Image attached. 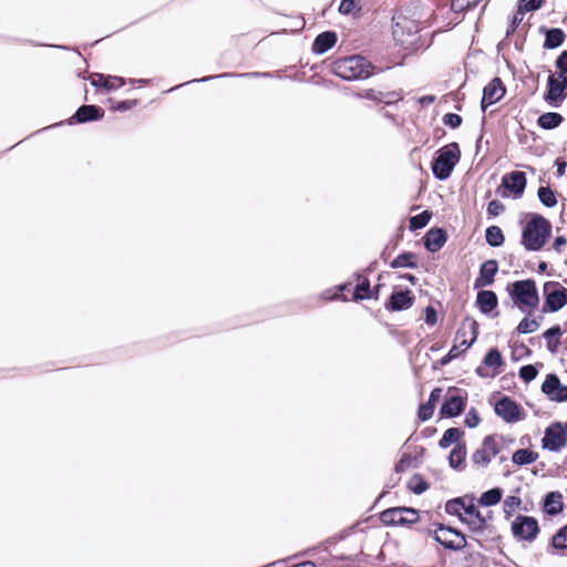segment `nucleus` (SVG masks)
I'll use <instances>...</instances> for the list:
<instances>
[{"label":"nucleus","mask_w":567,"mask_h":567,"mask_svg":"<svg viewBox=\"0 0 567 567\" xmlns=\"http://www.w3.org/2000/svg\"><path fill=\"white\" fill-rule=\"evenodd\" d=\"M519 244L526 251H540L553 236L551 221L539 213H522Z\"/></svg>","instance_id":"nucleus-1"},{"label":"nucleus","mask_w":567,"mask_h":567,"mask_svg":"<svg viewBox=\"0 0 567 567\" xmlns=\"http://www.w3.org/2000/svg\"><path fill=\"white\" fill-rule=\"evenodd\" d=\"M380 72L381 70L362 54L342 56L330 64V73L347 82L368 80Z\"/></svg>","instance_id":"nucleus-2"},{"label":"nucleus","mask_w":567,"mask_h":567,"mask_svg":"<svg viewBox=\"0 0 567 567\" xmlns=\"http://www.w3.org/2000/svg\"><path fill=\"white\" fill-rule=\"evenodd\" d=\"M505 290L514 302V306L523 313L528 315V312H534L537 309L540 298L534 278L508 282Z\"/></svg>","instance_id":"nucleus-3"},{"label":"nucleus","mask_w":567,"mask_h":567,"mask_svg":"<svg viewBox=\"0 0 567 567\" xmlns=\"http://www.w3.org/2000/svg\"><path fill=\"white\" fill-rule=\"evenodd\" d=\"M461 157L462 152L457 142H450L439 147L434 152L430 163L433 177L439 182L447 181L460 163Z\"/></svg>","instance_id":"nucleus-4"},{"label":"nucleus","mask_w":567,"mask_h":567,"mask_svg":"<svg viewBox=\"0 0 567 567\" xmlns=\"http://www.w3.org/2000/svg\"><path fill=\"white\" fill-rule=\"evenodd\" d=\"M478 333L480 323L473 317L466 316L457 328L453 346L446 354H465L477 340Z\"/></svg>","instance_id":"nucleus-5"},{"label":"nucleus","mask_w":567,"mask_h":567,"mask_svg":"<svg viewBox=\"0 0 567 567\" xmlns=\"http://www.w3.org/2000/svg\"><path fill=\"white\" fill-rule=\"evenodd\" d=\"M104 115H105V110L102 106H100L97 104L84 103V104L80 105L75 110L73 115H71L69 118L61 121L59 123H55L53 125L47 126L44 128L38 130V131L33 132L32 134H30L28 137L37 135L43 131H47V130H50L53 127L63 126V125H81V124H86V123L99 122L104 118Z\"/></svg>","instance_id":"nucleus-6"},{"label":"nucleus","mask_w":567,"mask_h":567,"mask_svg":"<svg viewBox=\"0 0 567 567\" xmlns=\"http://www.w3.org/2000/svg\"><path fill=\"white\" fill-rule=\"evenodd\" d=\"M527 186V175L523 171H512L502 176L495 193L502 198L520 199Z\"/></svg>","instance_id":"nucleus-7"},{"label":"nucleus","mask_w":567,"mask_h":567,"mask_svg":"<svg viewBox=\"0 0 567 567\" xmlns=\"http://www.w3.org/2000/svg\"><path fill=\"white\" fill-rule=\"evenodd\" d=\"M446 512L457 515L474 532L482 530L486 525V519L480 511L473 504L465 505L461 498L447 502Z\"/></svg>","instance_id":"nucleus-8"},{"label":"nucleus","mask_w":567,"mask_h":567,"mask_svg":"<svg viewBox=\"0 0 567 567\" xmlns=\"http://www.w3.org/2000/svg\"><path fill=\"white\" fill-rule=\"evenodd\" d=\"M409 27H403L400 22L395 21V16L392 17V35L394 41L400 44L404 50L415 52L423 48L420 44L419 27L414 21H406Z\"/></svg>","instance_id":"nucleus-9"},{"label":"nucleus","mask_w":567,"mask_h":567,"mask_svg":"<svg viewBox=\"0 0 567 567\" xmlns=\"http://www.w3.org/2000/svg\"><path fill=\"white\" fill-rule=\"evenodd\" d=\"M567 99V78L549 73L543 101L553 109H559Z\"/></svg>","instance_id":"nucleus-10"},{"label":"nucleus","mask_w":567,"mask_h":567,"mask_svg":"<svg viewBox=\"0 0 567 567\" xmlns=\"http://www.w3.org/2000/svg\"><path fill=\"white\" fill-rule=\"evenodd\" d=\"M415 295L408 287L403 285H394L392 287V292L388 296L384 301V309L388 312H401L409 310L415 303Z\"/></svg>","instance_id":"nucleus-11"},{"label":"nucleus","mask_w":567,"mask_h":567,"mask_svg":"<svg viewBox=\"0 0 567 567\" xmlns=\"http://www.w3.org/2000/svg\"><path fill=\"white\" fill-rule=\"evenodd\" d=\"M427 535L432 536L439 544H441L446 549L451 550H461L466 546V539L464 534L461 532L444 526L442 524L437 525L434 529H429Z\"/></svg>","instance_id":"nucleus-12"},{"label":"nucleus","mask_w":567,"mask_h":567,"mask_svg":"<svg viewBox=\"0 0 567 567\" xmlns=\"http://www.w3.org/2000/svg\"><path fill=\"white\" fill-rule=\"evenodd\" d=\"M507 89L499 76H494L482 90L480 109L483 113L486 110L502 101L506 95Z\"/></svg>","instance_id":"nucleus-13"},{"label":"nucleus","mask_w":567,"mask_h":567,"mask_svg":"<svg viewBox=\"0 0 567 567\" xmlns=\"http://www.w3.org/2000/svg\"><path fill=\"white\" fill-rule=\"evenodd\" d=\"M563 309L561 284L558 281H546L543 285L542 312L555 313Z\"/></svg>","instance_id":"nucleus-14"},{"label":"nucleus","mask_w":567,"mask_h":567,"mask_svg":"<svg viewBox=\"0 0 567 567\" xmlns=\"http://www.w3.org/2000/svg\"><path fill=\"white\" fill-rule=\"evenodd\" d=\"M419 519V513L409 507L389 508L381 514V520L385 525H410Z\"/></svg>","instance_id":"nucleus-15"},{"label":"nucleus","mask_w":567,"mask_h":567,"mask_svg":"<svg viewBox=\"0 0 567 567\" xmlns=\"http://www.w3.org/2000/svg\"><path fill=\"white\" fill-rule=\"evenodd\" d=\"M353 96L361 100L373 101L385 106L395 105L403 100L401 91L382 92L374 89H365L353 93Z\"/></svg>","instance_id":"nucleus-16"},{"label":"nucleus","mask_w":567,"mask_h":567,"mask_svg":"<svg viewBox=\"0 0 567 567\" xmlns=\"http://www.w3.org/2000/svg\"><path fill=\"white\" fill-rule=\"evenodd\" d=\"M478 292L475 299V307L478 311L492 319L499 316L498 311V297L494 290L477 289Z\"/></svg>","instance_id":"nucleus-17"},{"label":"nucleus","mask_w":567,"mask_h":567,"mask_svg":"<svg viewBox=\"0 0 567 567\" xmlns=\"http://www.w3.org/2000/svg\"><path fill=\"white\" fill-rule=\"evenodd\" d=\"M422 240L423 246L427 252L436 254L447 243L449 233L444 227L433 226L425 231Z\"/></svg>","instance_id":"nucleus-18"},{"label":"nucleus","mask_w":567,"mask_h":567,"mask_svg":"<svg viewBox=\"0 0 567 567\" xmlns=\"http://www.w3.org/2000/svg\"><path fill=\"white\" fill-rule=\"evenodd\" d=\"M567 444L566 433L564 426L557 422L551 424L545 430V435L542 440V446L551 452H558Z\"/></svg>","instance_id":"nucleus-19"},{"label":"nucleus","mask_w":567,"mask_h":567,"mask_svg":"<svg viewBox=\"0 0 567 567\" xmlns=\"http://www.w3.org/2000/svg\"><path fill=\"white\" fill-rule=\"evenodd\" d=\"M499 270V264L496 259H487L478 267L477 277L474 280L473 289H483L495 282V276Z\"/></svg>","instance_id":"nucleus-20"},{"label":"nucleus","mask_w":567,"mask_h":567,"mask_svg":"<svg viewBox=\"0 0 567 567\" xmlns=\"http://www.w3.org/2000/svg\"><path fill=\"white\" fill-rule=\"evenodd\" d=\"M538 33L544 37L543 49L548 51L560 48L567 39L566 32L558 27L542 24L538 27Z\"/></svg>","instance_id":"nucleus-21"},{"label":"nucleus","mask_w":567,"mask_h":567,"mask_svg":"<svg viewBox=\"0 0 567 567\" xmlns=\"http://www.w3.org/2000/svg\"><path fill=\"white\" fill-rule=\"evenodd\" d=\"M513 534L525 540H533L538 533V524L534 517L518 516L512 525Z\"/></svg>","instance_id":"nucleus-22"},{"label":"nucleus","mask_w":567,"mask_h":567,"mask_svg":"<svg viewBox=\"0 0 567 567\" xmlns=\"http://www.w3.org/2000/svg\"><path fill=\"white\" fill-rule=\"evenodd\" d=\"M272 76L274 75L271 72H246V73L225 72V73L207 75V76H203L199 79H193V80L186 81L182 84H178V85L167 90V92L175 91L182 86H185V85H188L192 83H206V82H210V81L217 80V79H225V78H248V79L265 78V79H267V78H272Z\"/></svg>","instance_id":"nucleus-23"},{"label":"nucleus","mask_w":567,"mask_h":567,"mask_svg":"<svg viewBox=\"0 0 567 567\" xmlns=\"http://www.w3.org/2000/svg\"><path fill=\"white\" fill-rule=\"evenodd\" d=\"M338 33L336 30H326L316 35L311 44V52L316 55H322L336 47Z\"/></svg>","instance_id":"nucleus-24"},{"label":"nucleus","mask_w":567,"mask_h":567,"mask_svg":"<svg viewBox=\"0 0 567 567\" xmlns=\"http://www.w3.org/2000/svg\"><path fill=\"white\" fill-rule=\"evenodd\" d=\"M498 453V445L493 436H486L483 441V446L475 451L472 460L475 464L487 466L492 457Z\"/></svg>","instance_id":"nucleus-25"},{"label":"nucleus","mask_w":567,"mask_h":567,"mask_svg":"<svg viewBox=\"0 0 567 567\" xmlns=\"http://www.w3.org/2000/svg\"><path fill=\"white\" fill-rule=\"evenodd\" d=\"M565 330L558 323L553 324L542 333V338L546 342V350L550 354H557L563 343Z\"/></svg>","instance_id":"nucleus-26"},{"label":"nucleus","mask_w":567,"mask_h":567,"mask_svg":"<svg viewBox=\"0 0 567 567\" xmlns=\"http://www.w3.org/2000/svg\"><path fill=\"white\" fill-rule=\"evenodd\" d=\"M456 389H450L447 392V399L441 408V413L444 416L453 417L460 415L465 405V400L455 394Z\"/></svg>","instance_id":"nucleus-27"},{"label":"nucleus","mask_w":567,"mask_h":567,"mask_svg":"<svg viewBox=\"0 0 567 567\" xmlns=\"http://www.w3.org/2000/svg\"><path fill=\"white\" fill-rule=\"evenodd\" d=\"M391 269H417L420 267L419 255L412 250H402L389 261Z\"/></svg>","instance_id":"nucleus-28"},{"label":"nucleus","mask_w":567,"mask_h":567,"mask_svg":"<svg viewBox=\"0 0 567 567\" xmlns=\"http://www.w3.org/2000/svg\"><path fill=\"white\" fill-rule=\"evenodd\" d=\"M495 412L507 422H515L519 419L518 405L508 398H503L495 404Z\"/></svg>","instance_id":"nucleus-29"},{"label":"nucleus","mask_w":567,"mask_h":567,"mask_svg":"<svg viewBox=\"0 0 567 567\" xmlns=\"http://www.w3.org/2000/svg\"><path fill=\"white\" fill-rule=\"evenodd\" d=\"M565 121V117L558 112H544L538 115L536 124L544 131H553L559 127Z\"/></svg>","instance_id":"nucleus-30"},{"label":"nucleus","mask_w":567,"mask_h":567,"mask_svg":"<svg viewBox=\"0 0 567 567\" xmlns=\"http://www.w3.org/2000/svg\"><path fill=\"white\" fill-rule=\"evenodd\" d=\"M503 364L502 357H485L483 364L477 367L476 372L482 378H494L499 373V368Z\"/></svg>","instance_id":"nucleus-31"},{"label":"nucleus","mask_w":567,"mask_h":567,"mask_svg":"<svg viewBox=\"0 0 567 567\" xmlns=\"http://www.w3.org/2000/svg\"><path fill=\"white\" fill-rule=\"evenodd\" d=\"M543 319V316L534 317V312H528V315H525L519 321L513 334H529L537 331Z\"/></svg>","instance_id":"nucleus-32"},{"label":"nucleus","mask_w":567,"mask_h":567,"mask_svg":"<svg viewBox=\"0 0 567 567\" xmlns=\"http://www.w3.org/2000/svg\"><path fill=\"white\" fill-rule=\"evenodd\" d=\"M403 237H404V229L402 227H398L395 233L392 235V237L389 239V241L386 243V245L383 247V249L380 252V259L383 262H388V259L400 246L401 241L403 240Z\"/></svg>","instance_id":"nucleus-33"},{"label":"nucleus","mask_w":567,"mask_h":567,"mask_svg":"<svg viewBox=\"0 0 567 567\" xmlns=\"http://www.w3.org/2000/svg\"><path fill=\"white\" fill-rule=\"evenodd\" d=\"M484 238L486 244L492 248L502 247L506 239L503 229L497 225L486 227Z\"/></svg>","instance_id":"nucleus-34"},{"label":"nucleus","mask_w":567,"mask_h":567,"mask_svg":"<svg viewBox=\"0 0 567 567\" xmlns=\"http://www.w3.org/2000/svg\"><path fill=\"white\" fill-rule=\"evenodd\" d=\"M559 193L549 185L539 186L537 189V198L546 208H554L558 204Z\"/></svg>","instance_id":"nucleus-35"},{"label":"nucleus","mask_w":567,"mask_h":567,"mask_svg":"<svg viewBox=\"0 0 567 567\" xmlns=\"http://www.w3.org/2000/svg\"><path fill=\"white\" fill-rule=\"evenodd\" d=\"M90 84L95 89H102L104 92H114L126 83V79L118 75H110L105 83H97L94 79H87Z\"/></svg>","instance_id":"nucleus-36"},{"label":"nucleus","mask_w":567,"mask_h":567,"mask_svg":"<svg viewBox=\"0 0 567 567\" xmlns=\"http://www.w3.org/2000/svg\"><path fill=\"white\" fill-rule=\"evenodd\" d=\"M353 291L350 298L352 302H360L364 300H371V282L369 278H364L363 281H358L352 287Z\"/></svg>","instance_id":"nucleus-37"},{"label":"nucleus","mask_w":567,"mask_h":567,"mask_svg":"<svg viewBox=\"0 0 567 567\" xmlns=\"http://www.w3.org/2000/svg\"><path fill=\"white\" fill-rule=\"evenodd\" d=\"M442 389H434L431 394L427 403L420 406L419 416L421 420L426 421L432 417L434 412L435 403L441 399Z\"/></svg>","instance_id":"nucleus-38"},{"label":"nucleus","mask_w":567,"mask_h":567,"mask_svg":"<svg viewBox=\"0 0 567 567\" xmlns=\"http://www.w3.org/2000/svg\"><path fill=\"white\" fill-rule=\"evenodd\" d=\"M433 217V212L431 209H424L423 212L413 215L409 218V229L410 231H416L425 228Z\"/></svg>","instance_id":"nucleus-39"},{"label":"nucleus","mask_w":567,"mask_h":567,"mask_svg":"<svg viewBox=\"0 0 567 567\" xmlns=\"http://www.w3.org/2000/svg\"><path fill=\"white\" fill-rule=\"evenodd\" d=\"M341 16L359 17L362 12L361 0H341L338 7Z\"/></svg>","instance_id":"nucleus-40"},{"label":"nucleus","mask_w":567,"mask_h":567,"mask_svg":"<svg viewBox=\"0 0 567 567\" xmlns=\"http://www.w3.org/2000/svg\"><path fill=\"white\" fill-rule=\"evenodd\" d=\"M262 7L267 10L271 11L275 14L285 16V13H281L275 9H271L269 6H267L265 3L262 4ZM286 17L297 19L299 21V24L292 29H280L278 31H274L270 34H297V33H300L306 28V20L302 14H298L296 17L286 14Z\"/></svg>","instance_id":"nucleus-41"},{"label":"nucleus","mask_w":567,"mask_h":567,"mask_svg":"<svg viewBox=\"0 0 567 567\" xmlns=\"http://www.w3.org/2000/svg\"><path fill=\"white\" fill-rule=\"evenodd\" d=\"M107 102L110 104V110L118 113L131 111L140 104L138 99L115 100L113 97H109Z\"/></svg>","instance_id":"nucleus-42"},{"label":"nucleus","mask_w":567,"mask_h":567,"mask_svg":"<svg viewBox=\"0 0 567 567\" xmlns=\"http://www.w3.org/2000/svg\"><path fill=\"white\" fill-rule=\"evenodd\" d=\"M545 0H517L515 10L522 14L536 12L544 6Z\"/></svg>","instance_id":"nucleus-43"},{"label":"nucleus","mask_w":567,"mask_h":567,"mask_svg":"<svg viewBox=\"0 0 567 567\" xmlns=\"http://www.w3.org/2000/svg\"><path fill=\"white\" fill-rule=\"evenodd\" d=\"M537 458H538V454L537 453H535L533 451H529V450H526V449L517 450L513 454V457H512L513 462L515 464H517V465L532 464Z\"/></svg>","instance_id":"nucleus-44"},{"label":"nucleus","mask_w":567,"mask_h":567,"mask_svg":"<svg viewBox=\"0 0 567 567\" xmlns=\"http://www.w3.org/2000/svg\"><path fill=\"white\" fill-rule=\"evenodd\" d=\"M502 496H503V491L501 488H498V487L492 488L487 492H484L481 495L478 503L483 506H493L501 502Z\"/></svg>","instance_id":"nucleus-45"},{"label":"nucleus","mask_w":567,"mask_h":567,"mask_svg":"<svg viewBox=\"0 0 567 567\" xmlns=\"http://www.w3.org/2000/svg\"><path fill=\"white\" fill-rule=\"evenodd\" d=\"M461 436H462V432H461L460 429H457V427H450V429H447L444 432L442 439L439 442V445L442 449H446L452 443H457L458 440L461 439Z\"/></svg>","instance_id":"nucleus-46"},{"label":"nucleus","mask_w":567,"mask_h":567,"mask_svg":"<svg viewBox=\"0 0 567 567\" xmlns=\"http://www.w3.org/2000/svg\"><path fill=\"white\" fill-rule=\"evenodd\" d=\"M561 495L559 493L551 492L546 496L545 506L547 513L555 515L561 511L563 504L560 502Z\"/></svg>","instance_id":"nucleus-47"},{"label":"nucleus","mask_w":567,"mask_h":567,"mask_svg":"<svg viewBox=\"0 0 567 567\" xmlns=\"http://www.w3.org/2000/svg\"><path fill=\"white\" fill-rule=\"evenodd\" d=\"M466 455L465 446L457 444L450 453L449 461L453 468H457L464 461Z\"/></svg>","instance_id":"nucleus-48"},{"label":"nucleus","mask_w":567,"mask_h":567,"mask_svg":"<svg viewBox=\"0 0 567 567\" xmlns=\"http://www.w3.org/2000/svg\"><path fill=\"white\" fill-rule=\"evenodd\" d=\"M483 0H464L462 3H450V10L454 13L465 14L474 10Z\"/></svg>","instance_id":"nucleus-49"},{"label":"nucleus","mask_w":567,"mask_h":567,"mask_svg":"<svg viewBox=\"0 0 567 567\" xmlns=\"http://www.w3.org/2000/svg\"><path fill=\"white\" fill-rule=\"evenodd\" d=\"M393 274L390 271H381L378 275L377 282L371 286V300H378L380 298L382 289L385 287V284L383 282V279L386 277H391Z\"/></svg>","instance_id":"nucleus-50"},{"label":"nucleus","mask_w":567,"mask_h":567,"mask_svg":"<svg viewBox=\"0 0 567 567\" xmlns=\"http://www.w3.org/2000/svg\"><path fill=\"white\" fill-rule=\"evenodd\" d=\"M505 209H506L505 205L499 199H497V198L492 199L487 203V206H486L487 218L488 219L495 218V217L499 216L501 214H503L505 212Z\"/></svg>","instance_id":"nucleus-51"},{"label":"nucleus","mask_w":567,"mask_h":567,"mask_svg":"<svg viewBox=\"0 0 567 567\" xmlns=\"http://www.w3.org/2000/svg\"><path fill=\"white\" fill-rule=\"evenodd\" d=\"M523 19L524 14L516 10L513 11L512 16L508 18V23L505 32L507 38H511L517 31Z\"/></svg>","instance_id":"nucleus-52"},{"label":"nucleus","mask_w":567,"mask_h":567,"mask_svg":"<svg viewBox=\"0 0 567 567\" xmlns=\"http://www.w3.org/2000/svg\"><path fill=\"white\" fill-rule=\"evenodd\" d=\"M556 72L553 74L567 78V50H563L556 58L555 62Z\"/></svg>","instance_id":"nucleus-53"},{"label":"nucleus","mask_w":567,"mask_h":567,"mask_svg":"<svg viewBox=\"0 0 567 567\" xmlns=\"http://www.w3.org/2000/svg\"><path fill=\"white\" fill-rule=\"evenodd\" d=\"M442 123L451 130H457L463 123V117L453 112H447L442 116Z\"/></svg>","instance_id":"nucleus-54"},{"label":"nucleus","mask_w":567,"mask_h":567,"mask_svg":"<svg viewBox=\"0 0 567 567\" xmlns=\"http://www.w3.org/2000/svg\"><path fill=\"white\" fill-rule=\"evenodd\" d=\"M559 385H560L559 379L554 374H549L546 378L545 382L543 383L542 390L544 393L549 395L550 399L553 400V395L556 392V390L559 388Z\"/></svg>","instance_id":"nucleus-55"},{"label":"nucleus","mask_w":567,"mask_h":567,"mask_svg":"<svg viewBox=\"0 0 567 567\" xmlns=\"http://www.w3.org/2000/svg\"><path fill=\"white\" fill-rule=\"evenodd\" d=\"M353 287V284L351 279H348L343 282H340L336 286H333L334 292L339 296V301H350V298L347 296V292H349Z\"/></svg>","instance_id":"nucleus-56"},{"label":"nucleus","mask_w":567,"mask_h":567,"mask_svg":"<svg viewBox=\"0 0 567 567\" xmlns=\"http://www.w3.org/2000/svg\"><path fill=\"white\" fill-rule=\"evenodd\" d=\"M388 329L390 336L398 341V343L405 346L409 342V334L405 331L394 329L390 323H383Z\"/></svg>","instance_id":"nucleus-57"},{"label":"nucleus","mask_w":567,"mask_h":567,"mask_svg":"<svg viewBox=\"0 0 567 567\" xmlns=\"http://www.w3.org/2000/svg\"><path fill=\"white\" fill-rule=\"evenodd\" d=\"M439 313L437 310L432 306L427 305L424 308V322L429 327H434L437 323Z\"/></svg>","instance_id":"nucleus-58"},{"label":"nucleus","mask_w":567,"mask_h":567,"mask_svg":"<svg viewBox=\"0 0 567 567\" xmlns=\"http://www.w3.org/2000/svg\"><path fill=\"white\" fill-rule=\"evenodd\" d=\"M553 545L556 548H567V525L560 528L553 537Z\"/></svg>","instance_id":"nucleus-59"},{"label":"nucleus","mask_w":567,"mask_h":567,"mask_svg":"<svg viewBox=\"0 0 567 567\" xmlns=\"http://www.w3.org/2000/svg\"><path fill=\"white\" fill-rule=\"evenodd\" d=\"M520 503H522V501L519 497L507 496L503 503L505 514L511 515L513 512H515L519 507Z\"/></svg>","instance_id":"nucleus-60"},{"label":"nucleus","mask_w":567,"mask_h":567,"mask_svg":"<svg viewBox=\"0 0 567 567\" xmlns=\"http://www.w3.org/2000/svg\"><path fill=\"white\" fill-rule=\"evenodd\" d=\"M537 375V370L534 365L532 364H528V365H524L523 368H520L519 370V377L525 380L526 382H529L532 381L533 379H535V377Z\"/></svg>","instance_id":"nucleus-61"},{"label":"nucleus","mask_w":567,"mask_h":567,"mask_svg":"<svg viewBox=\"0 0 567 567\" xmlns=\"http://www.w3.org/2000/svg\"><path fill=\"white\" fill-rule=\"evenodd\" d=\"M508 346L511 348V354H515L518 349L523 350L522 354H534L533 350L528 348L524 342L514 341L511 339L508 341Z\"/></svg>","instance_id":"nucleus-62"},{"label":"nucleus","mask_w":567,"mask_h":567,"mask_svg":"<svg viewBox=\"0 0 567 567\" xmlns=\"http://www.w3.org/2000/svg\"><path fill=\"white\" fill-rule=\"evenodd\" d=\"M319 299L326 302L339 301V296L334 292L333 287H330L320 292Z\"/></svg>","instance_id":"nucleus-63"},{"label":"nucleus","mask_w":567,"mask_h":567,"mask_svg":"<svg viewBox=\"0 0 567 567\" xmlns=\"http://www.w3.org/2000/svg\"><path fill=\"white\" fill-rule=\"evenodd\" d=\"M410 487L414 493L422 494L427 489L429 485L420 478L414 477L410 483Z\"/></svg>","instance_id":"nucleus-64"}]
</instances>
